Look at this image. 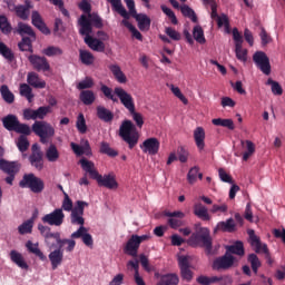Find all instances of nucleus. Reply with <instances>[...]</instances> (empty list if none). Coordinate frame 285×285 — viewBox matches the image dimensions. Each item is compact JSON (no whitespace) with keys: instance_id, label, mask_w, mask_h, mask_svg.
Returning a JSON list of instances; mask_svg holds the SVG:
<instances>
[{"instance_id":"obj_1","label":"nucleus","mask_w":285,"mask_h":285,"mask_svg":"<svg viewBox=\"0 0 285 285\" xmlns=\"http://www.w3.org/2000/svg\"><path fill=\"white\" fill-rule=\"evenodd\" d=\"M78 26H79V35H81L83 38V41L90 50H94V52H106V43H104L102 40L92 37V24L90 23V20H88V17L86 14H81L78 19Z\"/></svg>"},{"instance_id":"obj_2","label":"nucleus","mask_w":285,"mask_h":285,"mask_svg":"<svg viewBox=\"0 0 285 285\" xmlns=\"http://www.w3.org/2000/svg\"><path fill=\"white\" fill-rule=\"evenodd\" d=\"M114 92L120 100V104H122V106L129 111V115H131L137 128H144V116L135 110V99L132 98V95L121 87H116Z\"/></svg>"},{"instance_id":"obj_3","label":"nucleus","mask_w":285,"mask_h":285,"mask_svg":"<svg viewBox=\"0 0 285 285\" xmlns=\"http://www.w3.org/2000/svg\"><path fill=\"white\" fill-rule=\"evenodd\" d=\"M187 244L197 248V246H202L206 248L207 254L210 255L213 250V238H210V230L206 227H199L196 229V233L191 234L188 238Z\"/></svg>"},{"instance_id":"obj_4","label":"nucleus","mask_w":285,"mask_h":285,"mask_svg":"<svg viewBox=\"0 0 285 285\" xmlns=\"http://www.w3.org/2000/svg\"><path fill=\"white\" fill-rule=\"evenodd\" d=\"M119 136L126 144H128L129 148L132 149L137 146L139 141V132L137 131V127L130 120H124L119 128Z\"/></svg>"},{"instance_id":"obj_5","label":"nucleus","mask_w":285,"mask_h":285,"mask_svg":"<svg viewBox=\"0 0 285 285\" xmlns=\"http://www.w3.org/2000/svg\"><path fill=\"white\" fill-rule=\"evenodd\" d=\"M32 132L40 137L41 144H48L55 137V127L48 121L36 120L32 125Z\"/></svg>"},{"instance_id":"obj_6","label":"nucleus","mask_w":285,"mask_h":285,"mask_svg":"<svg viewBox=\"0 0 285 285\" xmlns=\"http://www.w3.org/2000/svg\"><path fill=\"white\" fill-rule=\"evenodd\" d=\"M20 188H30L31 193H43L45 184L35 174L24 175L19 183Z\"/></svg>"},{"instance_id":"obj_7","label":"nucleus","mask_w":285,"mask_h":285,"mask_svg":"<svg viewBox=\"0 0 285 285\" xmlns=\"http://www.w3.org/2000/svg\"><path fill=\"white\" fill-rule=\"evenodd\" d=\"M249 235V242L250 246L255 248L256 253H264L265 254V259H267V264H273V258H271V252L268 250V245L266 243H262L259 237L255 235V230L249 229L248 232Z\"/></svg>"},{"instance_id":"obj_8","label":"nucleus","mask_w":285,"mask_h":285,"mask_svg":"<svg viewBox=\"0 0 285 285\" xmlns=\"http://www.w3.org/2000/svg\"><path fill=\"white\" fill-rule=\"evenodd\" d=\"M89 204L83 200H77L73 210L71 212L70 219L73 226H83L86 219L83 218V210L88 208Z\"/></svg>"},{"instance_id":"obj_9","label":"nucleus","mask_w":285,"mask_h":285,"mask_svg":"<svg viewBox=\"0 0 285 285\" xmlns=\"http://www.w3.org/2000/svg\"><path fill=\"white\" fill-rule=\"evenodd\" d=\"M66 219V214H63V209L56 208L51 213L42 216V224H48V226H62Z\"/></svg>"},{"instance_id":"obj_10","label":"nucleus","mask_w":285,"mask_h":285,"mask_svg":"<svg viewBox=\"0 0 285 285\" xmlns=\"http://www.w3.org/2000/svg\"><path fill=\"white\" fill-rule=\"evenodd\" d=\"M253 61L263 75H271V60L264 51H256Z\"/></svg>"},{"instance_id":"obj_11","label":"nucleus","mask_w":285,"mask_h":285,"mask_svg":"<svg viewBox=\"0 0 285 285\" xmlns=\"http://www.w3.org/2000/svg\"><path fill=\"white\" fill-rule=\"evenodd\" d=\"M38 230L40 233V235H42L45 237V243L46 246H48V248L52 249L55 248V243H52V239H55V242H57V238H59V235L61 233L59 232H51L49 226H46L43 224H38Z\"/></svg>"},{"instance_id":"obj_12","label":"nucleus","mask_w":285,"mask_h":285,"mask_svg":"<svg viewBox=\"0 0 285 285\" xmlns=\"http://www.w3.org/2000/svg\"><path fill=\"white\" fill-rule=\"evenodd\" d=\"M28 60L35 68V70H38V72H48V70H50V63L48 62V59H46V57L30 55L28 56Z\"/></svg>"},{"instance_id":"obj_13","label":"nucleus","mask_w":285,"mask_h":285,"mask_svg":"<svg viewBox=\"0 0 285 285\" xmlns=\"http://www.w3.org/2000/svg\"><path fill=\"white\" fill-rule=\"evenodd\" d=\"M235 264V257L226 253L223 257H218L213 263L214 271H226Z\"/></svg>"},{"instance_id":"obj_14","label":"nucleus","mask_w":285,"mask_h":285,"mask_svg":"<svg viewBox=\"0 0 285 285\" xmlns=\"http://www.w3.org/2000/svg\"><path fill=\"white\" fill-rule=\"evenodd\" d=\"M71 239H81L85 246H92V235L88 233V228L80 226L76 232L71 234Z\"/></svg>"},{"instance_id":"obj_15","label":"nucleus","mask_w":285,"mask_h":285,"mask_svg":"<svg viewBox=\"0 0 285 285\" xmlns=\"http://www.w3.org/2000/svg\"><path fill=\"white\" fill-rule=\"evenodd\" d=\"M159 139L157 138H148L144 140V142L140 145V149L142 153H146L147 155H157L159 153Z\"/></svg>"},{"instance_id":"obj_16","label":"nucleus","mask_w":285,"mask_h":285,"mask_svg":"<svg viewBox=\"0 0 285 285\" xmlns=\"http://www.w3.org/2000/svg\"><path fill=\"white\" fill-rule=\"evenodd\" d=\"M70 147L71 150H73L75 155H86V157H90V155H92V149L90 148V142L88 141V139H81L80 145L71 142Z\"/></svg>"},{"instance_id":"obj_17","label":"nucleus","mask_w":285,"mask_h":285,"mask_svg":"<svg viewBox=\"0 0 285 285\" xmlns=\"http://www.w3.org/2000/svg\"><path fill=\"white\" fill-rule=\"evenodd\" d=\"M96 181L100 185L104 186L105 188H109L110 190H114L115 188H118L117 180L115 179V176L112 175H105L101 176L100 174L97 175Z\"/></svg>"},{"instance_id":"obj_18","label":"nucleus","mask_w":285,"mask_h":285,"mask_svg":"<svg viewBox=\"0 0 285 285\" xmlns=\"http://www.w3.org/2000/svg\"><path fill=\"white\" fill-rule=\"evenodd\" d=\"M139 246L140 244L137 235H131L124 248V252L126 253V255H130V257H137Z\"/></svg>"},{"instance_id":"obj_19","label":"nucleus","mask_w":285,"mask_h":285,"mask_svg":"<svg viewBox=\"0 0 285 285\" xmlns=\"http://www.w3.org/2000/svg\"><path fill=\"white\" fill-rule=\"evenodd\" d=\"M31 23L35 26V28H38L42 35H50V29H48L46 22H43V18H41L39 11H32Z\"/></svg>"},{"instance_id":"obj_20","label":"nucleus","mask_w":285,"mask_h":285,"mask_svg":"<svg viewBox=\"0 0 285 285\" xmlns=\"http://www.w3.org/2000/svg\"><path fill=\"white\" fill-rule=\"evenodd\" d=\"M49 262H51L52 271H57V268H59L63 262V249L58 247L49 253Z\"/></svg>"},{"instance_id":"obj_21","label":"nucleus","mask_w":285,"mask_h":285,"mask_svg":"<svg viewBox=\"0 0 285 285\" xmlns=\"http://www.w3.org/2000/svg\"><path fill=\"white\" fill-rule=\"evenodd\" d=\"M76 238H61V234L58 235V238H56V243L58 244V247H60L65 253H72L75 250V247L77 246Z\"/></svg>"},{"instance_id":"obj_22","label":"nucleus","mask_w":285,"mask_h":285,"mask_svg":"<svg viewBox=\"0 0 285 285\" xmlns=\"http://www.w3.org/2000/svg\"><path fill=\"white\" fill-rule=\"evenodd\" d=\"M194 141L198 150L206 148V130H204L203 127H197L194 130Z\"/></svg>"},{"instance_id":"obj_23","label":"nucleus","mask_w":285,"mask_h":285,"mask_svg":"<svg viewBox=\"0 0 285 285\" xmlns=\"http://www.w3.org/2000/svg\"><path fill=\"white\" fill-rule=\"evenodd\" d=\"M243 148V161H248L250 157L255 155V144L252 140H240Z\"/></svg>"},{"instance_id":"obj_24","label":"nucleus","mask_w":285,"mask_h":285,"mask_svg":"<svg viewBox=\"0 0 285 285\" xmlns=\"http://www.w3.org/2000/svg\"><path fill=\"white\" fill-rule=\"evenodd\" d=\"M32 150L33 153L30 156V163L32 166H35V168L41 170V168H43V155L41 154V151H35L39 150V145H33Z\"/></svg>"},{"instance_id":"obj_25","label":"nucleus","mask_w":285,"mask_h":285,"mask_svg":"<svg viewBox=\"0 0 285 285\" xmlns=\"http://www.w3.org/2000/svg\"><path fill=\"white\" fill-rule=\"evenodd\" d=\"M0 170H3L7 175H17L19 173V164L0 159Z\"/></svg>"},{"instance_id":"obj_26","label":"nucleus","mask_w":285,"mask_h":285,"mask_svg":"<svg viewBox=\"0 0 285 285\" xmlns=\"http://www.w3.org/2000/svg\"><path fill=\"white\" fill-rule=\"evenodd\" d=\"M79 164H80L82 170H85V173H88V175L91 177V179H96V177L99 175V171H97V169L95 168V163H92L86 158H81L79 160Z\"/></svg>"},{"instance_id":"obj_27","label":"nucleus","mask_w":285,"mask_h":285,"mask_svg":"<svg viewBox=\"0 0 285 285\" xmlns=\"http://www.w3.org/2000/svg\"><path fill=\"white\" fill-rule=\"evenodd\" d=\"M10 259L19 268H22L23 271H28L29 268L28 263H26V258H23V255L21 253L12 249L10 252Z\"/></svg>"},{"instance_id":"obj_28","label":"nucleus","mask_w":285,"mask_h":285,"mask_svg":"<svg viewBox=\"0 0 285 285\" xmlns=\"http://www.w3.org/2000/svg\"><path fill=\"white\" fill-rule=\"evenodd\" d=\"M134 19H136L138 28L141 30V32H147V30H150V18L146 13H136Z\"/></svg>"},{"instance_id":"obj_29","label":"nucleus","mask_w":285,"mask_h":285,"mask_svg":"<svg viewBox=\"0 0 285 285\" xmlns=\"http://www.w3.org/2000/svg\"><path fill=\"white\" fill-rule=\"evenodd\" d=\"M194 215H196L198 219H203V222H210V214H208V208L202 203L194 205Z\"/></svg>"},{"instance_id":"obj_30","label":"nucleus","mask_w":285,"mask_h":285,"mask_svg":"<svg viewBox=\"0 0 285 285\" xmlns=\"http://www.w3.org/2000/svg\"><path fill=\"white\" fill-rule=\"evenodd\" d=\"M27 82L29 83V86H32V88H46V81L39 78V75L37 72H29L27 76Z\"/></svg>"},{"instance_id":"obj_31","label":"nucleus","mask_w":285,"mask_h":285,"mask_svg":"<svg viewBox=\"0 0 285 285\" xmlns=\"http://www.w3.org/2000/svg\"><path fill=\"white\" fill-rule=\"evenodd\" d=\"M16 32H18V35H20V37H22V38L26 37V35H27L33 41L37 39V36L35 35V30H32V27H30L29 24H26L23 22L18 23Z\"/></svg>"},{"instance_id":"obj_32","label":"nucleus","mask_w":285,"mask_h":285,"mask_svg":"<svg viewBox=\"0 0 285 285\" xmlns=\"http://www.w3.org/2000/svg\"><path fill=\"white\" fill-rule=\"evenodd\" d=\"M26 248L29 250V253H32L36 255V257H39L41 262H46L48 259L47 256L43 255V252L39 248V243H32V240H28L26 243Z\"/></svg>"},{"instance_id":"obj_33","label":"nucleus","mask_w":285,"mask_h":285,"mask_svg":"<svg viewBox=\"0 0 285 285\" xmlns=\"http://www.w3.org/2000/svg\"><path fill=\"white\" fill-rule=\"evenodd\" d=\"M107 3H110L114 12H118L120 17L124 19H128L129 14L124 4L121 3V0H107Z\"/></svg>"},{"instance_id":"obj_34","label":"nucleus","mask_w":285,"mask_h":285,"mask_svg":"<svg viewBox=\"0 0 285 285\" xmlns=\"http://www.w3.org/2000/svg\"><path fill=\"white\" fill-rule=\"evenodd\" d=\"M97 117L101 119V121H105L106 124L112 121L115 119V115L112 111L107 109L104 106H98L97 107Z\"/></svg>"},{"instance_id":"obj_35","label":"nucleus","mask_w":285,"mask_h":285,"mask_svg":"<svg viewBox=\"0 0 285 285\" xmlns=\"http://www.w3.org/2000/svg\"><path fill=\"white\" fill-rule=\"evenodd\" d=\"M109 70L114 75L118 83H126V81H128V79L126 78V73L121 71V67H119V65H110Z\"/></svg>"},{"instance_id":"obj_36","label":"nucleus","mask_w":285,"mask_h":285,"mask_svg":"<svg viewBox=\"0 0 285 285\" xmlns=\"http://www.w3.org/2000/svg\"><path fill=\"white\" fill-rule=\"evenodd\" d=\"M32 228H35V218H29L18 227V233L19 235H30L32 234Z\"/></svg>"},{"instance_id":"obj_37","label":"nucleus","mask_w":285,"mask_h":285,"mask_svg":"<svg viewBox=\"0 0 285 285\" xmlns=\"http://www.w3.org/2000/svg\"><path fill=\"white\" fill-rule=\"evenodd\" d=\"M95 99H97V96H95L92 90H82L80 92V101H82L85 106H92Z\"/></svg>"},{"instance_id":"obj_38","label":"nucleus","mask_w":285,"mask_h":285,"mask_svg":"<svg viewBox=\"0 0 285 285\" xmlns=\"http://www.w3.org/2000/svg\"><path fill=\"white\" fill-rule=\"evenodd\" d=\"M79 59L85 66H92L95 63V55L88 50H79Z\"/></svg>"},{"instance_id":"obj_39","label":"nucleus","mask_w":285,"mask_h":285,"mask_svg":"<svg viewBox=\"0 0 285 285\" xmlns=\"http://www.w3.org/2000/svg\"><path fill=\"white\" fill-rule=\"evenodd\" d=\"M215 230H223L224 233H233V230H235V220H233V218H228L225 222H219Z\"/></svg>"},{"instance_id":"obj_40","label":"nucleus","mask_w":285,"mask_h":285,"mask_svg":"<svg viewBox=\"0 0 285 285\" xmlns=\"http://www.w3.org/2000/svg\"><path fill=\"white\" fill-rule=\"evenodd\" d=\"M49 112H52V108H50L49 106H41L38 109H33V121H37V119H46Z\"/></svg>"},{"instance_id":"obj_41","label":"nucleus","mask_w":285,"mask_h":285,"mask_svg":"<svg viewBox=\"0 0 285 285\" xmlns=\"http://www.w3.org/2000/svg\"><path fill=\"white\" fill-rule=\"evenodd\" d=\"M214 126H220L222 128H228V130H235V122L233 119H224V118H214L212 120Z\"/></svg>"},{"instance_id":"obj_42","label":"nucleus","mask_w":285,"mask_h":285,"mask_svg":"<svg viewBox=\"0 0 285 285\" xmlns=\"http://www.w3.org/2000/svg\"><path fill=\"white\" fill-rule=\"evenodd\" d=\"M121 24L125 26V28L129 29V32H131V36L134 37V39H137L138 41L144 40L141 32H139V30H137V28L132 26L130 21H128V18H124V20L121 21Z\"/></svg>"},{"instance_id":"obj_43","label":"nucleus","mask_w":285,"mask_h":285,"mask_svg":"<svg viewBox=\"0 0 285 285\" xmlns=\"http://www.w3.org/2000/svg\"><path fill=\"white\" fill-rule=\"evenodd\" d=\"M46 157L51 164H55V161H59L60 154L56 145L51 144L49 146V148L46 150Z\"/></svg>"},{"instance_id":"obj_44","label":"nucleus","mask_w":285,"mask_h":285,"mask_svg":"<svg viewBox=\"0 0 285 285\" xmlns=\"http://www.w3.org/2000/svg\"><path fill=\"white\" fill-rule=\"evenodd\" d=\"M2 124L7 130H14L19 124V119L14 115H8L2 119Z\"/></svg>"},{"instance_id":"obj_45","label":"nucleus","mask_w":285,"mask_h":285,"mask_svg":"<svg viewBox=\"0 0 285 285\" xmlns=\"http://www.w3.org/2000/svg\"><path fill=\"white\" fill-rule=\"evenodd\" d=\"M20 96L26 97L29 104H32V100L35 99V94H32V87L28 83H21L20 85Z\"/></svg>"},{"instance_id":"obj_46","label":"nucleus","mask_w":285,"mask_h":285,"mask_svg":"<svg viewBox=\"0 0 285 285\" xmlns=\"http://www.w3.org/2000/svg\"><path fill=\"white\" fill-rule=\"evenodd\" d=\"M226 250L229 255H239L242 257L244 255V243L236 242L234 245L227 246Z\"/></svg>"},{"instance_id":"obj_47","label":"nucleus","mask_w":285,"mask_h":285,"mask_svg":"<svg viewBox=\"0 0 285 285\" xmlns=\"http://www.w3.org/2000/svg\"><path fill=\"white\" fill-rule=\"evenodd\" d=\"M0 94L3 101H6L7 104H14V94L10 91V88H8L7 85H2L0 87Z\"/></svg>"},{"instance_id":"obj_48","label":"nucleus","mask_w":285,"mask_h":285,"mask_svg":"<svg viewBox=\"0 0 285 285\" xmlns=\"http://www.w3.org/2000/svg\"><path fill=\"white\" fill-rule=\"evenodd\" d=\"M42 55H46V57H61L63 49L57 46H49L42 50Z\"/></svg>"},{"instance_id":"obj_49","label":"nucleus","mask_w":285,"mask_h":285,"mask_svg":"<svg viewBox=\"0 0 285 285\" xmlns=\"http://www.w3.org/2000/svg\"><path fill=\"white\" fill-rule=\"evenodd\" d=\"M180 12L187 17V19H190L194 23H197V13H195V10H193V8H190L188 4H183L180 7Z\"/></svg>"},{"instance_id":"obj_50","label":"nucleus","mask_w":285,"mask_h":285,"mask_svg":"<svg viewBox=\"0 0 285 285\" xmlns=\"http://www.w3.org/2000/svg\"><path fill=\"white\" fill-rule=\"evenodd\" d=\"M76 128L80 135H86V132H88V126L86 125V117H83V114L78 115Z\"/></svg>"},{"instance_id":"obj_51","label":"nucleus","mask_w":285,"mask_h":285,"mask_svg":"<svg viewBox=\"0 0 285 285\" xmlns=\"http://www.w3.org/2000/svg\"><path fill=\"white\" fill-rule=\"evenodd\" d=\"M18 48L22 52H32V39L30 37H22V40L18 43Z\"/></svg>"},{"instance_id":"obj_52","label":"nucleus","mask_w":285,"mask_h":285,"mask_svg":"<svg viewBox=\"0 0 285 285\" xmlns=\"http://www.w3.org/2000/svg\"><path fill=\"white\" fill-rule=\"evenodd\" d=\"M266 86H271V90L273 95H276L277 97L282 96L284 94V89L282 88V85L279 82L268 79L266 82Z\"/></svg>"},{"instance_id":"obj_53","label":"nucleus","mask_w":285,"mask_h":285,"mask_svg":"<svg viewBox=\"0 0 285 285\" xmlns=\"http://www.w3.org/2000/svg\"><path fill=\"white\" fill-rule=\"evenodd\" d=\"M235 53L238 61H242L243 63H246V61H248V50L242 48V45L235 47Z\"/></svg>"},{"instance_id":"obj_54","label":"nucleus","mask_w":285,"mask_h":285,"mask_svg":"<svg viewBox=\"0 0 285 285\" xmlns=\"http://www.w3.org/2000/svg\"><path fill=\"white\" fill-rule=\"evenodd\" d=\"M65 198L62 200V205L60 210H65L66 213H72L75 210V207L72 205V199H70V196L66 191H63Z\"/></svg>"},{"instance_id":"obj_55","label":"nucleus","mask_w":285,"mask_h":285,"mask_svg":"<svg viewBox=\"0 0 285 285\" xmlns=\"http://www.w3.org/2000/svg\"><path fill=\"white\" fill-rule=\"evenodd\" d=\"M169 90H171L173 95L177 97L185 106H188V98L181 94V89L176 87L175 85H169Z\"/></svg>"},{"instance_id":"obj_56","label":"nucleus","mask_w":285,"mask_h":285,"mask_svg":"<svg viewBox=\"0 0 285 285\" xmlns=\"http://www.w3.org/2000/svg\"><path fill=\"white\" fill-rule=\"evenodd\" d=\"M100 153H102V155H108V157H117V155H119V153L110 147L108 142L100 144Z\"/></svg>"},{"instance_id":"obj_57","label":"nucleus","mask_w":285,"mask_h":285,"mask_svg":"<svg viewBox=\"0 0 285 285\" xmlns=\"http://www.w3.org/2000/svg\"><path fill=\"white\" fill-rule=\"evenodd\" d=\"M216 20L218 28H223L224 26L225 32L230 33V22L228 21V16L223 13L218 18H216Z\"/></svg>"},{"instance_id":"obj_58","label":"nucleus","mask_w":285,"mask_h":285,"mask_svg":"<svg viewBox=\"0 0 285 285\" xmlns=\"http://www.w3.org/2000/svg\"><path fill=\"white\" fill-rule=\"evenodd\" d=\"M193 36L198 43H206V37H204V29L200 26L194 27Z\"/></svg>"},{"instance_id":"obj_59","label":"nucleus","mask_w":285,"mask_h":285,"mask_svg":"<svg viewBox=\"0 0 285 285\" xmlns=\"http://www.w3.org/2000/svg\"><path fill=\"white\" fill-rule=\"evenodd\" d=\"M0 30L3 35H10L12 32V26H10L6 16H0Z\"/></svg>"},{"instance_id":"obj_60","label":"nucleus","mask_w":285,"mask_h":285,"mask_svg":"<svg viewBox=\"0 0 285 285\" xmlns=\"http://www.w3.org/2000/svg\"><path fill=\"white\" fill-rule=\"evenodd\" d=\"M165 35H167L171 41H181V35L173 27H166Z\"/></svg>"},{"instance_id":"obj_61","label":"nucleus","mask_w":285,"mask_h":285,"mask_svg":"<svg viewBox=\"0 0 285 285\" xmlns=\"http://www.w3.org/2000/svg\"><path fill=\"white\" fill-rule=\"evenodd\" d=\"M0 55L8 61H12V59H14V53H12V50H10V48H8L3 42H0Z\"/></svg>"},{"instance_id":"obj_62","label":"nucleus","mask_w":285,"mask_h":285,"mask_svg":"<svg viewBox=\"0 0 285 285\" xmlns=\"http://www.w3.org/2000/svg\"><path fill=\"white\" fill-rule=\"evenodd\" d=\"M16 14L19 17V19L27 21V19L30 17V10L21 4L16 8Z\"/></svg>"},{"instance_id":"obj_63","label":"nucleus","mask_w":285,"mask_h":285,"mask_svg":"<svg viewBox=\"0 0 285 285\" xmlns=\"http://www.w3.org/2000/svg\"><path fill=\"white\" fill-rule=\"evenodd\" d=\"M88 17V21L91 26H95V28H104V20L97 13H89Z\"/></svg>"},{"instance_id":"obj_64","label":"nucleus","mask_w":285,"mask_h":285,"mask_svg":"<svg viewBox=\"0 0 285 285\" xmlns=\"http://www.w3.org/2000/svg\"><path fill=\"white\" fill-rule=\"evenodd\" d=\"M197 282H198V284H202V285L217 284V276H212V277L199 276L197 278Z\"/></svg>"}]
</instances>
